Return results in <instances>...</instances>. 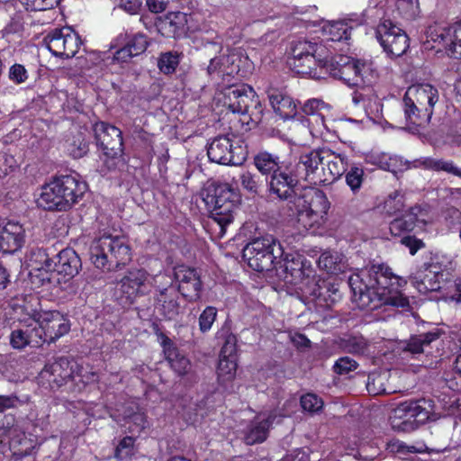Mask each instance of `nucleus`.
Instances as JSON below:
<instances>
[{"instance_id":"f257e3e1","label":"nucleus","mask_w":461,"mask_h":461,"mask_svg":"<svg viewBox=\"0 0 461 461\" xmlns=\"http://www.w3.org/2000/svg\"><path fill=\"white\" fill-rule=\"evenodd\" d=\"M405 285L402 277L384 264L359 269L348 277L352 299L360 309L374 310L383 304L408 306L409 300L401 291Z\"/></svg>"},{"instance_id":"f03ea898","label":"nucleus","mask_w":461,"mask_h":461,"mask_svg":"<svg viewBox=\"0 0 461 461\" xmlns=\"http://www.w3.org/2000/svg\"><path fill=\"white\" fill-rule=\"evenodd\" d=\"M31 283L36 287L50 283L54 276H75L81 267V260L72 249H62L50 258L43 249H34L26 257Z\"/></svg>"},{"instance_id":"7ed1b4c3","label":"nucleus","mask_w":461,"mask_h":461,"mask_svg":"<svg viewBox=\"0 0 461 461\" xmlns=\"http://www.w3.org/2000/svg\"><path fill=\"white\" fill-rule=\"evenodd\" d=\"M86 189L78 176L60 175L41 186L36 203L44 210L68 211L82 199Z\"/></svg>"},{"instance_id":"20e7f679","label":"nucleus","mask_w":461,"mask_h":461,"mask_svg":"<svg viewBox=\"0 0 461 461\" xmlns=\"http://www.w3.org/2000/svg\"><path fill=\"white\" fill-rule=\"evenodd\" d=\"M256 168L267 177L270 194L280 200H291L295 196L299 175L294 173L292 165H285L278 156L267 151L258 152L254 157Z\"/></svg>"},{"instance_id":"39448f33","label":"nucleus","mask_w":461,"mask_h":461,"mask_svg":"<svg viewBox=\"0 0 461 461\" xmlns=\"http://www.w3.org/2000/svg\"><path fill=\"white\" fill-rule=\"evenodd\" d=\"M438 99V89L430 84H418L408 87L402 99V110L410 131H416L417 128H423L429 123L434 105Z\"/></svg>"},{"instance_id":"423d86ee","label":"nucleus","mask_w":461,"mask_h":461,"mask_svg":"<svg viewBox=\"0 0 461 461\" xmlns=\"http://www.w3.org/2000/svg\"><path fill=\"white\" fill-rule=\"evenodd\" d=\"M90 260L103 271L114 270L131 260V248L123 235L104 234L90 247Z\"/></svg>"},{"instance_id":"0eeeda50","label":"nucleus","mask_w":461,"mask_h":461,"mask_svg":"<svg viewBox=\"0 0 461 461\" xmlns=\"http://www.w3.org/2000/svg\"><path fill=\"white\" fill-rule=\"evenodd\" d=\"M329 61L330 51L321 43L298 41L292 46L290 66L297 74L322 78Z\"/></svg>"},{"instance_id":"6e6552de","label":"nucleus","mask_w":461,"mask_h":461,"mask_svg":"<svg viewBox=\"0 0 461 461\" xmlns=\"http://www.w3.org/2000/svg\"><path fill=\"white\" fill-rule=\"evenodd\" d=\"M300 231L315 233L327 219L330 203L326 194L314 188L305 189L302 196L294 201Z\"/></svg>"},{"instance_id":"1a4fd4ad","label":"nucleus","mask_w":461,"mask_h":461,"mask_svg":"<svg viewBox=\"0 0 461 461\" xmlns=\"http://www.w3.org/2000/svg\"><path fill=\"white\" fill-rule=\"evenodd\" d=\"M323 73L324 76L330 74L350 86L357 87L371 86L378 76L375 66L370 60L339 57V60L334 63L330 55Z\"/></svg>"},{"instance_id":"9d476101","label":"nucleus","mask_w":461,"mask_h":461,"mask_svg":"<svg viewBox=\"0 0 461 461\" xmlns=\"http://www.w3.org/2000/svg\"><path fill=\"white\" fill-rule=\"evenodd\" d=\"M203 201L210 211L211 218L219 227V235L222 237L227 226L234 220L239 208V195L229 184L224 183L207 189Z\"/></svg>"},{"instance_id":"9b49d317","label":"nucleus","mask_w":461,"mask_h":461,"mask_svg":"<svg viewBox=\"0 0 461 461\" xmlns=\"http://www.w3.org/2000/svg\"><path fill=\"white\" fill-rule=\"evenodd\" d=\"M285 249L273 236L267 235L250 241L243 249L248 265L258 272L268 271L281 262Z\"/></svg>"},{"instance_id":"f8f14e48","label":"nucleus","mask_w":461,"mask_h":461,"mask_svg":"<svg viewBox=\"0 0 461 461\" xmlns=\"http://www.w3.org/2000/svg\"><path fill=\"white\" fill-rule=\"evenodd\" d=\"M431 411L432 404L429 400L401 402L390 417L392 428L396 431H413L429 420Z\"/></svg>"},{"instance_id":"ddd939ff","label":"nucleus","mask_w":461,"mask_h":461,"mask_svg":"<svg viewBox=\"0 0 461 461\" xmlns=\"http://www.w3.org/2000/svg\"><path fill=\"white\" fill-rule=\"evenodd\" d=\"M233 134L218 136L207 149L211 161L222 165H241L247 158V149Z\"/></svg>"},{"instance_id":"4468645a","label":"nucleus","mask_w":461,"mask_h":461,"mask_svg":"<svg viewBox=\"0 0 461 461\" xmlns=\"http://www.w3.org/2000/svg\"><path fill=\"white\" fill-rule=\"evenodd\" d=\"M215 99L230 112L239 114L247 113L251 104H259L254 89L246 84H233L223 87L216 94Z\"/></svg>"},{"instance_id":"2eb2a0df","label":"nucleus","mask_w":461,"mask_h":461,"mask_svg":"<svg viewBox=\"0 0 461 461\" xmlns=\"http://www.w3.org/2000/svg\"><path fill=\"white\" fill-rule=\"evenodd\" d=\"M375 36L383 50L391 58L403 55L409 49L405 32L389 19H383L375 29Z\"/></svg>"},{"instance_id":"dca6fc26","label":"nucleus","mask_w":461,"mask_h":461,"mask_svg":"<svg viewBox=\"0 0 461 461\" xmlns=\"http://www.w3.org/2000/svg\"><path fill=\"white\" fill-rule=\"evenodd\" d=\"M32 321L41 344L55 342L70 330L68 320L58 311H44Z\"/></svg>"},{"instance_id":"f3484780","label":"nucleus","mask_w":461,"mask_h":461,"mask_svg":"<svg viewBox=\"0 0 461 461\" xmlns=\"http://www.w3.org/2000/svg\"><path fill=\"white\" fill-rule=\"evenodd\" d=\"M427 38L444 48L450 57L461 59V22L430 25L427 30Z\"/></svg>"},{"instance_id":"a211bd4d","label":"nucleus","mask_w":461,"mask_h":461,"mask_svg":"<svg viewBox=\"0 0 461 461\" xmlns=\"http://www.w3.org/2000/svg\"><path fill=\"white\" fill-rule=\"evenodd\" d=\"M434 219V212L429 205H416L410 208L400 217L395 218L390 222L389 230L392 235L401 236L406 232L413 231L417 229H423Z\"/></svg>"},{"instance_id":"6ab92c4d","label":"nucleus","mask_w":461,"mask_h":461,"mask_svg":"<svg viewBox=\"0 0 461 461\" xmlns=\"http://www.w3.org/2000/svg\"><path fill=\"white\" fill-rule=\"evenodd\" d=\"M48 50L56 57L73 58L82 45L79 35L71 27L51 31L45 38Z\"/></svg>"},{"instance_id":"aec40b11","label":"nucleus","mask_w":461,"mask_h":461,"mask_svg":"<svg viewBox=\"0 0 461 461\" xmlns=\"http://www.w3.org/2000/svg\"><path fill=\"white\" fill-rule=\"evenodd\" d=\"M324 150L314 149L300 156L298 163L294 168V173L300 174L299 180L304 179L311 184H321L329 181L324 167Z\"/></svg>"},{"instance_id":"412c9836","label":"nucleus","mask_w":461,"mask_h":461,"mask_svg":"<svg viewBox=\"0 0 461 461\" xmlns=\"http://www.w3.org/2000/svg\"><path fill=\"white\" fill-rule=\"evenodd\" d=\"M77 361L68 357H59L52 364L46 365L40 373L39 379L42 384H47L51 390L66 386L69 391L72 385L73 370H77Z\"/></svg>"},{"instance_id":"4be33fe9","label":"nucleus","mask_w":461,"mask_h":461,"mask_svg":"<svg viewBox=\"0 0 461 461\" xmlns=\"http://www.w3.org/2000/svg\"><path fill=\"white\" fill-rule=\"evenodd\" d=\"M284 261V268L285 271V281L297 287L302 292L303 287L310 285L314 276V271L312 265L306 259L297 255L294 257L290 253L285 251V255L281 258Z\"/></svg>"},{"instance_id":"5701e85b","label":"nucleus","mask_w":461,"mask_h":461,"mask_svg":"<svg viewBox=\"0 0 461 461\" xmlns=\"http://www.w3.org/2000/svg\"><path fill=\"white\" fill-rule=\"evenodd\" d=\"M194 15L182 12L167 14L158 23V30L167 38H181L188 32H195L198 27L194 24Z\"/></svg>"},{"instance_id":"b1692460","label":"nucleus","mask_w":461,"mask_h":461,"mask_svg":"<svg viewBox=\"0 0 461 461\" xmlns=\"http://www.w3.org/2000/svg\"><path fill=\"white\" fill-rule=\"evenodd\" d=\"M95 131L96 140L107 158H116L122 155L123 140L120 129L105 122H99L96 123Z\"/></svg>"},{"instance_id":"393cba45","label":"nucleus","mask_w":461,"mask_h":461,"mask_svg":"<svg viewBox=\"0 0 461 461\" xmlns=\"http://www.w3.org/2000/svg\"><path fill=\"white\" fill-rule=\"evenodd\" d=\"M174 279L177 284V292L189 301L200 298L202 281L196 269L185 265L174 267Z\"/></svg>"},{"instance_id":"a878e982","label":"nucleus","mask_w":461,"mask_h":461,"mask_svg":"<svg viewBox=\"0 0 461 461\" xmlns=\"http://www.w3.org/2000/svg\"><path fill=\"white\" fill-rule=\"evenodd\" d=\"M239 56L229 50L226 53L211 59L210 64L207 67L208 75L218 80L222 79V83H230V78L240 71Z\"/></svg>"},{"instance_id":"bb28decb","label":"nucleus","mask_w":461,"mask_h":461,"mask_svg":"<svg viewBox=\"0 0 461 461\" xmlns=\"http://www.w3.org/2000/svg\"><path fill=\"white\" fill-rule=\"evenodd\" d=\"M147 279L148 273L143 269L129 271L120 282L122 303L131 304L138 296L143 295L147 291Z\"/></svg>"},{"instance_id":"cd10ccee","label":"nucleus","mask_w":461,"mask_h":461,"mask_svg":"<svg viewBox=\"0 0 461 461\" xmlns=\"http://www.w3.org/2000/svg\"><path fill=\"white\" fill-rule=\"evenodd\" d=\"M284 416L285 414L277 415L276 412H262L256 416L243 431L246 444L253 445L265 441L270 426L275 422L278 423L280 418Z\"/></svg>"},{"instance_id":"c85d7f7f","label":"nucleus","mask_w":461,"mask_h":461,"mask_svg":"<svg viewBox=\"0 0 461 461\" xmlns=\"http://www.w3.org/2000/svg\"><path fill=\"white\" fill-rule=\"evenodd\" d=\"M445 279L441 267L424 264L412 276V283L420 294L438 291Z\"/></svg>"},{"instance_id":"c756f323","label":"nucleus","mask_w":461,"mask_h":461,"mask_svg":"<svg viewBox=\"0 0 461 461\" xmlns=\"http://www.w3.org/2000/svg\"><path fill=\"white\" fill-rule=\"evenodd\" d=\"M25 241V230L18 221H8L0 224V251L14 253Z\"/></svg>"},{"instance_id":"7c9ffc66","label":"nucleus","mask_w":461,"mask_h":461,"mask_svg":"<svg viewBox=\"0 0 461 461\" xmlns=\"http://www.w3.org/2000/svg\"><path fill=\"white\" fill-rule=\"evenodd\" d=\"M18 327L14 329L9 336L11 347L21 350L31 344L35 346L41 345L40 337H38L33 321L28 319V321L18 320Z\"/></svg>"},{"instance_id":"2f4dec72","label":"nucleus","mask_w":461,"mask_h":461,"mask_svg":"<svg viewBox=\"0 0 461 461\" xmlns=\"http://www.w3.org/2000/svg\"><path fill=\"white\" fill-rule=\"evenodd\" d=\"M134 57L128 46L125 44L122 48L119 49L113 56L104 52L92 51L86 57V61L91 63L86 68V70H94L96 77L103 75L104 67L113 61L126 62L130 58Z\"/></svg>"},{"instance_id":"473e14b6","label":"nucleus","mask_w":461,"mask_h":461,"mask_svg":"<svg viewBox=\"0 0 461 461\" xmlns=\"http://www.w3.org/2000/svg\"><path fill=\"white\" fill-rule=\"evenodd\" d=\"M269 104L274 112L282 119H292L297 113V103L283 90L269 88L267 90Z\"/></svg>"},{"instance_id":"72a5a7b5","label":"nucleus","mask_w":461,"mask_h":461,"mask_svg":"<svg viewBox=\"0 0 461 461\" xmlns=\"http://www.w3.org/2000/svg\"><path fill=\"white\" fill-rule=\"evenodd\" d=\"M10 447L17 456H28L40 443L39 438L32 433H26L18 426L8 430Z\"/></svg>"},{"instance_id":"f704fd0d","label":"nucleus","mask_w":461,"mask_h":461,"mask_svg":"<svg viewBox=\"0 0 461 461\" xmlns=\"http://www.w3.org/2000/svg\"><path fill=\"white\" fill-rule=\"evenodd\" d=\"M302 293L314 299L323 300L327 304L334 303L340 298L335 284L326 280L317 281L315 276L310 285L302 288Z\"/></svg>"},{"instance_id":"c9c22d12","label":"nucleus","mask_w":461,"mask_h":461,"mask_svg":"<svg viewBox=\"0 0 461 461\" xmlns=\"http://www.w3.org/2000/svg\"><path fill=\"white\" fill-rule=\"evenodd\" d=\"M176 288L169 285L159 290L157 296V310L167 320L176 319L180 312Z\"/></svg>"},{"instance_id":"e433bc0d","label":"nucleus","mask_w":461,"mask_h":461,"mask_svg":"<svg viewBox=\"0 0 461 461\" xmlns=\"http://www.w3.org/2000/svg\"><path fill=\"white\" fill-rule=\"evenodd\" d=\"M161 346L171 368L179 375H186L191 369L190 360L180 354L172 340L166 336L161 338Z\"/></svg>"},{"instance_id":"4c0bfd02","label":"nucleus","mask_w":461,"mask_h":461,"mask_svg":"<svg viewBox=\"0 0 461 461\" xmlns=\"http://www.w3.org/2000/svg\"><path fill=\"white\" fill-rule=\"evenodd\" d=\"M12 307L21 311L18 320L37 319L44 311L41 306V300L37 294H24L16 297L12 303Z\"/></svg>"},{"instance_id":"58836bf2","label":"nucleus","mask_w":461,"mask_h":461,"mask_svg":"<svg viewBox=\"0 0 461 461\" xmlns=\"http://www.w3.org/2000/svg\"><path fill=\"white\" fill-rule=\"evenodd\" d=\"M441 335L438 329H434L427 333L414 335L405 342L403 347L404 352H409L412 356H416L421 353L430 354L429 350L430 344L437 341Z\"/></svg>"},{"instance_id":"ea45409f","label":"nucleus","mask_w":461,"mask_h":461,"mask_svg":"<svg viewBox=\"0 0 461 461\" xmlns=\"http://www.w3.org/2000/svg\"><path fill=\"white\" fill-rule=\"evenodd\" d=\"M324 167L327 177L330 179L328 182L341 176L348 167V158L342 154H337L330 149L324 150Z\"/></svg>"},{"instance_id":"a19ab883","label":"nucleus","mask_w":461,"mask_h":461,"mask_svg":"<svg viewBox=\"0 0 461 461\" xmlns=\"http://www.w3.org/2000/svg\"><path fill=\"white\" fill-rule=\"evenodd\" d=\"M77 370H73V383L69 387V392L72 393L81 392L86 384L96 383L99 380L98 374L90 366H83L77 362Z\"/></svg>"},{"instance_id":"79ce46f5","label":"nucleus","mask_w":461,"mask_h":461,"mask_svg":"<svg viewBox=\"0 0 461 461\" xmlns=\"http://www.w3.org/2000/svg\"><path fill=\"white\" fill-rule=\"evenodd\" d=\"M320 269L330 274L343 272L346 267L345 256L336 250H326L321 253L318 261Z\"/></svg>"},{"instance_id":"37998d69","label":"nucleus","mask_w":461,"mask_h":461,"mask_svg":"<svg viewBox=\"0 0 461 461\" xmlns=\"http://www.w3.org/2000/svg\"><path fill=\"white\" fill-rule=\"evenodd\" d=\"M374 160V163L380 168L393 173L403 171L410 167V162L397 155L381 153L376 155Z\"/></svg>"},{"instance_id":"c03bdc74","label":"nucleus","mask_w":461,"mask_h":461,"mask_svg":"<svg viewBox=\"0 0 461 461\" xmlns=\"http://www.w3.org/2000/svg\"><path fill=\"white\" fill-rule=\"evenodd\" d=\"M351 27L344 21L327 22L322 27V32L327 41H341L350 38Z\"/></svg>"},{"instance_id":"a18cd8bd","label":"nucleus","mask_w":461,"mask_h":461,"mask_svg":"<svg viewBox=\"0 0 461 461\" xmlns=\"http://www.w3.org/2000/svg\"><path fill=\"white\" fill-rule=\"evenodd\" d=\"M111 416L118 422L123 421L122 426L125 427L131 433H140L148 424L146 416L142 412L126 411L122 419H118L113 414Z\"/></svg>"},{"instance_id":"49530a36","label":"nucleus","mask_w":461,"mask_h":461,"mask_svg":"<svg viewBox=\"0 0 461 461\" xmlns=\"http://www.w3.org/2000/svg\"><path fill=\"white\" fill-rule=\"evenodd\" d=\"M237 366V358H220L217 367L218 381L222 384L232 381L236 375Z\"/></svg>"},{"instance_id":"de8ad7c7","label":"nucleus","mask_w":461,"mask_h":461,"mask_svg":"<svg viewBox=\"0 0 461 461\" xmlns=\"http://www.w3.org/2000/svg\"><path fill=\"white\" fill-rule=\"evenodd\" d=\"M330 106L328 104H325L321 99H310L306 101L303 106V111L305 114L311 115L312 119L318 122L319 120L321 121L322 125L324 126V114L323 111H330Z\"/></svg>"},{"instance_id":"09e8293b","label":"nucleus","mask_w":461,"mask_h":461,"mask_svg":"<svg viewBox=\"0 0 461 461\" xmlns=\"http://www.w3.org/2000/svg\"><path fill=\"white\" fill-rule=\"evenodd\" d=\"M420 163L423 165L424 167L426 168L434 169L437 171H445L454 176L461 177V168L456 167L450 160L426 158Z\"/></svg>"},{"instance_id":"8fccbe9b","label":"nucleus","mask_w":461,"mask_h":461,"mask_svg":"<svg viewBox=\"0 0 461 461\" xmlns=\"http://www.w3.org/2000/svg\"><path fill=\"white\" fill-rule=\"evenodd\" d=\"M396 9L405 20H414L420 14L419 0H396Z\"/></svg>"},{"instance_id":"3c124183","label":"nucleus","mask_w":461,"mask_h":461,"mask_svg":"<svg viewBox=\"0 0 461 461\" xmlns=\"http://www.w3.org/2000/svg\"><path fill=\"white\" fill-rule=\"evenodd\" d=\"M405 202V193L402 190H395L384 201V208L387 213L393 214L404 208Z\"/></svg>"},{"instance_id":"603ef678","label":"nucleus","mask_w":461,"mask_h":461,"mask_svg":"<svg viewBox=\"0 0 461 461\" xmlns=\"http://www.w3.org/2000/svg\"><path fill=\"white\" fill-rule=\"evenodd\" d=\"M180 62V56L177 52H165L162 53L158 59V66L161 72L164 74H172L175 72Z\"/></svg>"},{"instance_id":"864d4df0","label":"nucleus","mask_w":461,"mask_h":461,"mask_svg":"<svg viewBox=\"0 0 461 461\" xmlns=\"http://www.w3.org/2000/svg\"><path fill=\"white\" fill-rule=\"evenodd\" d=\"M136 451L135 438L127 436L119 442L115 450V456L121 460L129 459L136 454Z\"/></svg>"},{"instance_id":"5fc2aeb1","label":"nucleus","mask_w":461,"mask_h":461,"mask_svg":"<svg viewBox=\"0 0 461 461\" xmlns=\"http://www.w3.org/2000/svg\"><path fill=\"white\" fill-rule=\"evenodd\" d=\"M67 150L73 158H79L87 153L88 143L81 134H77L68 140Z\"/></svg>"},{"instance_id":"6e6d98bb","label":"nucleus","mask_w":461,"mask_h":461,"mask_svg":"<svg viewBox=\"0 0 461 461\" xmlns=\"http://www.w3.org/2000/svg\"><path fill=\"white\" fill-rule=\"evenodd\" d=\"M388 448L393 453L405 455L408 453H422L425 451L426 447L423 444L418 447L414 445H407L406 443L396 439L392 440L389 443Z\"/></svg>"},{"instance_id":"4d7b16f0","label":"nucleus","mask_w":461,"mask_h":461,"mask_svg":"<svg viewBox=\"0 0 461 461\" xmlns=\"http://www.w3.org/2000/svg\"><path fill=\"white\" fill-rule=\"evenodd\" d=\"M446 142L450 145L461 146V117H457L447 126Z\"/></svg>"},{"instance_id":"13d9d810","label":"nucleus","mask_w":461,"mask_h":461,"mask_svg":"<svg viewBox=\"0 0 461 461\" xmlns=\"http://www.w3.org/2000/svg\"><path fill=\"white\" fill-rule=\"evenodd\" d=\"M27 11L41 12L52 9L59 0H19Z\"/></svg>"},{"instance_id":"bf43d9fd","label":"nucleus","mask_w":461,"mask_h":461,"mask_svg":"<svg viewBox=\"0 0 461 461\" xmlns=\"http://www.w3.org/2000/svg\"><path fill=\"white\" fill-rule=\"evenodd\" d=\"M217 317V309L207 306L199 316V329L203 333L209 331Z\"/></svg>"},{"instance_id":"052dcab7","label":"nucleus","mask_w":461,"mask_h":461,"mask_svg":"<svg viewBox=\"0 0 461 461\" xmlns=\"http://www.w3.org/2000/svg\"><path fill=\"white\" fill-rule=\"evenodd\" d=\"M241 186L249 192L250 194H256L261 186L259 176L256 174H252L249 171L243 172L240 176Z\"/></svg>"},{"instance_id":"680f3d73","label":"nucleus","mask_w":461,"mask_h":461,"mask_svg":"<svg viewBox=\"0 0 461 461\" xmlns=\"http://www.w3.org/2000/svg\"><path fill=\"white\" fill-rule=\"evenodd\" d=\"M126 45L133 56L144 52L148 47L147 37L144 34L137 33L129 39Z\"/></svg>"},{"instance_id":"e2e57ef3","label":"nucleus","mask_w":461,"mask_h":461,"mask_svg":"<svg viewBox=\"0 0 461 461\" xmlns=\"http://www.w3.org/2000/svg\"><path fill=\"white\" fill-rule=\"evenodd\" d=\"M364 170L358 167H352L346 175L347 185L355 193L362 185Z\"/></svg>"},{"instance_id":"0e129e2a","label":"nucleus","mask_w":461,"mask_h":461,"mask_svg":"<svg viewBox=\"0 0 461 461\" xmlns=\"http://www.w3.org/2000/svg\"><path fill=\"white\" fill-rule=\"evenodd\" d=\"M302 408L309 412H317L323 406V402L314 393H306L301 397Z\"/></svg>"},{"instance_id":"69168bd1","label":"nucleus","mask_w":461,"mask_h":461,"mask_svg":"<svg viewBox=\"0 0 461 461\" xmlns=\"http://www.w3.org/2000/svg\"><path fill=\"white\" fill-rule=\"evenodd\" d=\"M453 373V376L446 374L445 380L447 386L453 390H461V354L456 358Z\"/></svg>"},{"instance_id":"338daca9","label":"nucleus","mask_w":461,"mask_h":461,"mask_svg":"<svg viewBox=\"0 0 461 461\" xmlns=\"http://www.w3.org/2000/svg\"><path fill=\"white\" fill-rule=\"evenodd\" d=\"M384 377L379 374H371L368 375L366 389L371 394L384 393L386 389L384 387L383 381Z\"/></svg>"},{"instance_id":"774afa93","label":"nucleus","mask_w":461,"mask_h":461,"mask_svg":"<svg viewBox=\"0 0 461 461\" xmlns=\"http://www.w3.org/2000/svg\"><path fill=\"white\" fill-rule=\"evenodd\" d=\"M368 343L362 336H352L347 341V348L354 354H365L367 350Z\"/></svg>"}]
</instances>
